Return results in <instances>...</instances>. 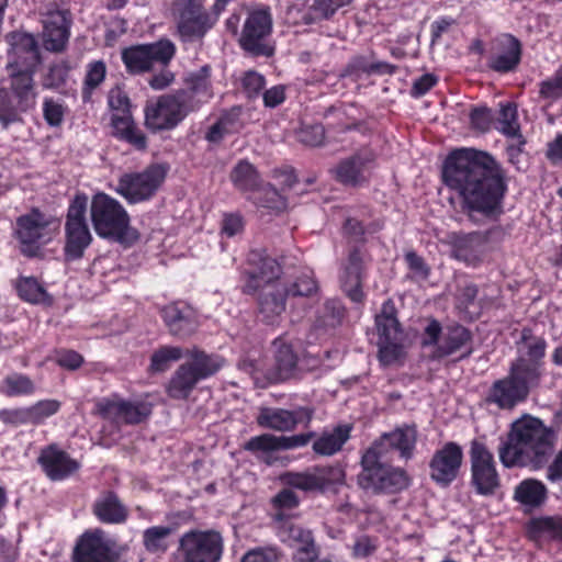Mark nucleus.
I'll use <instances>...</instances> for the list:
<instances>
[{
    "instance_id": "19",
    "label": "nucleus",
    "mask_w": 562,
    "mask_h": 562,
    "mask_svg": "<svg viewBox=\"0 0 562 562\" xmlns=\"http://www.w3.org/2000/svg\"><path fill=\"white\" fill-rule=\"evenodd\" d=\"M284 485L303 492H321L344 480V472L336 467H313L303 472H286L281 475Z\"/></svg>"
},
{
    "instance_id": "4",
    "label": "nucleus",
    "mask_w": 562,
    "mask_h": 562,
    "mask_svg": "<svg viewBox=\"0 0 562 562\" xmlns=\"http://www.w3.org/2000/svg\"><path fill=\"white\" fill-rule=\"evenodd\" d=\"M249 263L255 267L247 271L248 282L245 292L252 293L261 289L259 297V311L262 319L274 325L285 311L286 286L278 279L281 268L278 261L259 252H251Z\"/></svg>"
},
{
    "instance_id": "50",
    "label": "nucleus",
    "mask_w": 562,
    "mask_h": 562,
    "mask_svg": "<svg viewBox=\"0 0 562 562\" xmlns=\"http://www.w3.org/2000/svg\"><path fill=\"white\" fill-rule=\"evenodd\" d=\"M532 528L543 536L562 540V517H541L535 519Z\"/></svg>"
},
{
    "instance_id": "42",
    "label": "nucleus",
    "mask_w": 562,
    "mask_h": 562,
    "mask_svg": "<svg viewBox=\"0 0 562 562\" xmlns=\"http://www.w3.org/2000/svg\"><path fill=\"white\" fill-rule=\"evenodd\" d=\"M276 347V367L279 379L290 378L296 367V356L291 346L282 344L280 340L273 342Z\"/></svg>"
},
{
    "instance_id": "21",
    "label": "nucleus",
    "mask_w": 562,
    "mask_h": 562,
    "mask_svg": "<svg viewBox=\"0 0 562 562\" xmlns=\"http://www.w3.org/2000/svg\"><path fill=\"white\" fill-rule=\"evenodd\" d=\"M463 461V450L453 441L437 449L429 461V476L439 486H449L458 476Z\"/></svg>"
},
{
    "instance_id": "3",
    "label": "nucleus",
    "mask_w": 562,
    "mask_h": 562,
    "mask_svg": "<svg viewBox=\"0 0 562 562\" xmlns=\"http://www.w3.org/2000/svg\"><path fill=\"white\" fill-rule=\"evenodd\" d=\"M555 432L540 419L524 416L513 423L507 440L499 447V460L506 468H543L553 453Z\"/></svg>"
},
{
    "instance_id": "53",
    "label": "nucleus",
    "mask_w": 562,
    "mask_h": 562,
    "mask_svg": "<svg viewBox=\"0 0 562 562\" xmlns=\"http://www.w3.org/2000/svg\"><path fill=\"white\" fill-rule=\"evenodd\" d=\"M317 290L316 282L311 270L304 271L301 277L288 289L286 294L293 296H308Z\"/></svg>"
},
{
    "instance_id": "56",
    "label": "nucleus",
    "mask_w": 562,
    "mask_h": 562,
    "mask_svg": "<svg viewBox=\"0 0 562 562\" xmlns=\"http://www.w3.org/2000/svg\"><path fill=\"white\" fill-rule=\"evenodd\" d=\"M44 119L50 126H59L64 121L65 109L61 103L45 99L43 103Z\"/></svg>"
},
{
    "instance_id": "5",
    "label": "nucleus",
    "mask_w": 562,
    "mask_h": 562,
    "mask_svg": "<svg viewBox=\"0 0 562 562\" xmlns=\"http://www.w3.org/2000/svg\"><path fill=\"white\" fill-rule=\"evenodd\" d=\"M90 214L98 236L121 244L133 243L138 238L130 226V216L124 206L106 193L93 195Z\"/></svg>"
},
{
    "instance_id": "60",
    "label": "nucleus",
    "mask_w": 562,
    "mask_h": 562,
    "mask_svg": "<svg viewBox=\"0 0 562 562\" xmlns=\"http://www.w3.org/2000/svg\"><path fill=\"white\" fill-rule=\"evenodd\" d=\"M244 229V220L236 213L225 214L222 222V233L227 237L240 234Z\"/></svg>"
},
{
    "instance_id": "2",
    "label": "nucleus",
    "mask_w": 562,
    "mask_h": 562,
    "mask_svg": "<svg viewBox=\"0 0 562 562\" xmlns=\"http://www.w3.org/2000/svg\"><path fill=\"white\" fill-rule=\"evenodd\" d=\"M529 330L522 331L517 359L512 362L508 375L492 384L486 403L501 409H512L528 397L531 387L539 384L544 371L547 342L541 337L529 339Z\"/></svg>"
},
{
    "instance_id": "33",
    "label": "nucleus",
    "mask_w": 562,
    "mask_h": 562,
    "mask_svg": "<svg viewBox=\"0 0 562 562\" xmlns=\"http://www.w3.org/2000/svg\"><path fill=\"white\" fill-rule=\"evenodd\" d=\"M35 70L23 68L10 69L12 78L11 87L19 99L18 111H26L35 104L36 93L33 85V74Z\"/></svg>"
},
{
    "instance_id": "10",
    "label": "nucleus",
    "mask_w": 562,
    "mask_h": 562,
    "mask_svg": "<svg viewBox=\"0 0 562 562\" xmlns=\"http://www.w3.org/2000/svg\"><path fill=\"white\" fill-rule=\"evenodd\" d=\"M168 170L165 164H151L142 171L124 173L117 181L115 192L131 204L148 201L164 183Z\"/></svg>"
},
{
    "instance_id": "32",
    "label": "nucleus",
    "mask_w": 562,
    "mask_h": 562,
    "mask_svg": "<svg viewBox=\"0 0 562 562\" xmlns=\"http://www.w3.org/2000/svg\"><path fill=\"white\" fill-rule=\"evenodd\" d=\"M229 179L235 189L249 195H255L263 186L256 167L248 160H239L231 171Z\"/></svg>"
},
{
    "instance_id": "62",
    "label": "nucleus",
    "mask_w": 562,
    "mask_h": 562,
    "mask_svg": "<svg viewBox=\"0 0 562 562\" xmlns=\"http://www.w3.org/2000/svg\"><path fill=\"white\" fill-rule=\"evenodd\" d=\"M69 68L65 64H56L50 67L45 86L48 88H58L66 82Z\"/></svg>"
},
{
    "instance_id": "55",
    "label": "nucleus",
    "mask_w": 562,
    "mask_h": 562,
    "mask_svg": "<svg viewBox=\"0 0 562 562\" xmlns=\"http://www.w3.org/2000/svg\"><path fill=\"white\" fill-rule=\"evenodd\" d=\"M108 103L112 114H121L131 112V101L127 94L119 87L113 88L109 92Z\"/></svg>"
},
{
    "instance_id": "24",
    "label": "nucleus",
    "mask_w": 562,
    "mask_h": 562,
    "mask_svg": "<svg viewBox=\"0 0 562 562\" xmlns=\"http://www.w3.org/2000/svg\"><path fill=\"white\" fill-rule=\"evenodd\" d=\"M9 45L8 68L35 70L41 63L40 49L35 37L23 32H12L5 36Z\"/></svg>"
},
{
    "instance_id": "47",
    "label": "nucleus",
    "mask_w": 562,
    "mask_h": 562,
    "mask_svg": "<svg viewBox=\"0 0 562 562\" xmlns=\"http://www.w3.org/2000/svg\"><path fill=\"white\" fill-rule=\"evenodd\" d=\"M19 295L31 303H41L46 300V292L34 278H22L16 285Z\"/></svg>"
},
{
    "instance_id": "27",
    "label": "nucleus",
    "mask_w": 562,
    "mask_h": 562,
    "mask_svg": "<svg viewBox=\"0 0 562 562\" xmlns=\"http://www.w3.org/2000/svg\"><path fill=\"white\" fill-rule=\"evenodd\" d=\"M43 45L49 52H61L69 38V22L63 11H53L43 21Z\"/></svg>"
},
{
    "instance_id": "51",
    "label": "nucleus",
    "mask_w": 562,
    "mask_h": 562,
    "mask_svg": "<svg viewBox=\"0 0 562 562\" xmlns=\"http://www.w3.org/2000/svg\"><path fill=\"white\" fill-rule=\"evenodd\" d=\"M19 120L18 108L0 80V123L3 127Z\"/></svg>"
},
{
    "instance_id": "57",
    "label": "nucleus",
    "mask_w": 562,
    "mask_h": 562,
    "mask_svg": "<svg viewBox=\"0 0 562 562\" xmlns=\"http://www.w3.org/2000/svg\"><path fill=\"white\" fill-rule=\"evenodd\" d=\"M325 138V128L321 124L307 125L299 132V139L308 146H319Z\"/></svg>"
},
{
    "instance_id": "29",
    "label": "nucleus",
    "mask_w": 562,
    "mask_h": 562,
    "mask_svg": "<svg viewBox=\"0 0 562 562\" xmlns=\"http://www.w3.org/2000/svg\"><path fill=\"white\" fill-rule=\"evenodd\" d=\"M161 316L172 335L191 334L196 325L194 311L186 303H171L161 310Z\"/></svg>"
},
{
    "instance_id": "31",
    "label": "nucleus",
    "mask_w": 562,
    "mask_h": 562,
    "mask_svg": "<svg viewBox=\"0 0 562 562\" xmlns=\"http://www.w3.org/2000/svg\"><path fill=\"white\" fill-rule=\"evenodd\" d=\"M303 411H288L276 407H263L257 416V423L263 428L276 431H291L300 423Z\"/></svg>"
},
{
    "instance_id": "22",
    "label": "nucleus",
    "mask_w": 562,
    "mask_h": 562,
    "mask_svg": "<svg viewBox=\"0 0 562 562\" xmlns=\"http://www.w3.org/2000/svg\"><path fill=\"white\" fill-rule=\"evenodd\" d=\"M98 413L115 423L139 424L151 413L150 404L144 401H125L116 395L97 403Z\"/></svg>"
},
{
    "instance_id": "35",
    "label": "nucleus",
    "mask_w": 562,
    "mask_h": 562,
    "mask_svg": "<svg viewBox=\"0 0 562 562\" xmlns=\"http://www.w3.org/2000/svg\"><path fill=\"white\" fill-rule=\"evenodd\" d=\"M187 81L189 88L178 92H186L190 95L189 104L193 106V110L199 103L206 102L212 98L210 68L207 66L202 67L198 72L190 74Z\"/></svg>"
},
{
    "instance_id": "25",
    "label": "nucleus",
    "mask_w": 562,
    "mask_h": 562,
    "mask_svg": "<svg viewBox=\"0 0 562 562\" xmlns=\"http://www.w3.org/2000/svg\"><path fill=\"white\" fill-rule=\"evenodd\" d=\"M488 233H452L449 235L451 256L468 266H477L486 252Z\"/></svg>"
},
{
    "instance_id": "39",
    "label": "nucleus",
    "mask_w": 562,
    "mask_h": 562,
    "mask_svg": "<svg viewBox=\"0 0 562 562\" xmlns=\"http://www.w3.org/2000/svg\"><path fill=\"white\" fill-rule=\"evenodd\" d=\"M245 450L254 453L258 459L271 464L273 462V453L279 449L278 436L263 434L250 438L244 446Z\"/></svg>"
},
{
    "instance_id": "52",
    "label": "nucleus",
    "mask_w": 562,
    "mask_h": 562,
    "mask_svg": "<svg viewBox=\"0 0 562 562\" xmlns=\"http://www.w3.org/2000/svg\"><path fill=\"white\" fill-rule=\"evenodd\" d=\"M106 75V67L102 60H95L87 65V72L85 78V93H90L93 89L100 86Z\"/></svg>"
},
{
    "instance_id": "44",
    "label": "nucleus",
    "mask_w": 562,
    "mask_h": 562,
    "mask_svg": "<svg viewBox=\"0 0 562 562\" xmlns=\"http://www.w3.org/2000/svg\"><path fill=\"white\" fill-rule=\"evenodd\" d=\"M497 130L507 137L519 136L518 114L515 104L506 103L501 106Z\"/></svg>"
},
{
    "instance_id": "23",
    "label": "nucleus",
    "mask_w": 562,
    "mask_h": 562,
    "mask_svg": "<svg viewBox=\"0 0 562 562\" xmlns=\"http://www.w3.org/2000/svg\"><path fill=\"white\" fill-rule=\"evenodd\" d=\"M374 160L375 155L371 149H361L341 159L331 169V173L344 186L360 187L369 180Z\"/></svg>"
},
{
    "instance_id": "64",
    "label": "nucleus",
    "mask_w": 562,
    "mask_h": 562,
    "mask_svg": "<svg viewBox=\"0 0 562 562\" xmlns=\"http://www.w3.org/2000/svg\"><path fill=\"white\" fill-rule=\"evenodd\" d=\"M243 88L249 97L256 95L265 86V78L256 71H248L243 77Z\"/></svg>"
},
{
    "instance_id": "58",
    "label": "nucleus",
    "mask_w": 562,
    "mask_h": 562,
    "mask_svg": "<svg viewBox=\"0 0 562 562\" xmlns=\"http://www.w3.org/2000/svg\"><path fill=\"white\" fill-rule=\"evenodd\" d=\"M55 361L61 368L76 370L82 364L83 358L81 355L74 350L61 349L55 352Z\"/></svg>"
},
{
    "instance_id": "40",
    "label": "nucleus",
    "mask_w": 562,
    "mask_h": 562,
    "mask_svg": "<svg viewBox=\"0 0 562 562\" xmlns=\"http://www.w3.org/2000/svg\"><path fill=\"white\" fill-rule=\"evenodd\" d=\"M248 200L268 212L279 213L286 209V199L270 184H263L259 192L249 195Z\"/></svg>"
},
{
    "instance_id": "11",
    "label": "nucleus",
    "mask_w": 562,
    "mask_h": 562,
    "mask_svg": "<svg viewBox=\"0 0 562 562\" xmlns=\"http://www.w3.org/2000/svg\"><path fill=\"white\" fill-rule=\"evenodd\" d=\"M383 456L368 449L362 456V472L359 480L364 488L378 492L394 493L406 488L409 484L407 473L400 468L382 464L379 460Z\"/></svg>"
},
{
    "instance_id": "48",
    "label": "nucleus",
    "mask_w": 562,
    "mask_h": 562,
    "mask_svg": "<svg viewBox=\"0 0 562 562\" xmlns=\"http://www.w3.org/2000/svg\"><path fill=\"white\" fill-rule=\"evenodd\" d=\"M539 94L551 102L562 98V67L540 82Z\"/></svg>"
},
{
    "instance_id": "30",
    "label": "nucleus",
    "mask_w": 562,
    "mask_h": 562,
    "mask_svg": "<svg viewBox=\"0 0 562 562\" xmlns=\"http://www.w3.org/2000/svg\"><path fill=\"white\" fill-rule=\"evenodd\" d=\"M40 463L47 476L54 481L63 480L78 469V463L55 446L42 451Z\"/></svg>"
},
{
    "instance_id": "46",
    "label": "nucleus",
    "mask_w": 562,
    "mask_h": 562,
    "mask_svg": "<svg viewBox=\"0 0 562 562\" xmlns=\"http://www.w3.org/2000/svg\"><path fill=\"white\" fill-rule=\"evenodd\" d=\"M183 356L182 349L176 346H165L155 351L150 360V369L155 372L166 371L170 364Z\"/></svg>"
},
{
    "instance_id": "16",
    "label": "nucleus",
    "mask_w": 562,
    "mask_h": 562,
    "mask_svg": "<svg viewBox=\"0 0 562 562\" xmlns=\"http://www.w3.org/2000/svg\"><path fill=\"white\" fill-rule=\"evenodd\" d=\"M178 32L182 41L202 38L212 29L220 13L213 8V15L204 11L200 0H177Z\"/></svg>"
},
{
    "instance_id": "8",
    "label": "nucleus",
    "mask_w": 562,
    "mask_h": 562,
    "mask_svg": "<svg viewBox=\"0 0 562 562\" xmlns=\"http://www.w3.org/2000/svg\"><path fill=\"white\" fill-rule=\"evenodd\" d=\"M127 544L117 543L102 529L87 530L77 540L74 562H128Z\"/></svg>"
},
{
    "instance_id": "12",
    "label": "nucleus",
    "mask_w": 562,
    "mask_h": 562,
    "mask_svg": "<svg viewBox=\"0 0 562 562\" xmlns=\"http://www.w3.org/2000/svg\"><path fill=\"white\" fill-rule=\"evenodd\" d=\"M189 94L175 92L160 95L155 101H149L145 106V124L154 131H168L175 128L193 106L189 104Z\"/></svg>"
},
{
    "instance_id": "43",
    "label": "nucleus",
    "mask_w": 562,
    "mask_h": 562,
    "mask_svg": "<svg viewBox=\"0 0 562 562\" xmlns=\"http://www.w3.org/2000/svg\"><path fill=\"white\" fill-rule=\"evenodd\" d=\"M171 528L167 526H155L146 529L143 533V542L147 551L151 553L165 552L168 548V537Z\"/></svg>"
},
{
    "instance_id": "37",
    "label": "nucleus",
    "mask_w": 562,
    "mask_h": 562,
    "mask_svg": "<svg viewBox=\"0 0 562 562\" xmlns=\"http://www.w3.org/2000/svg\"><path fill=\"white\" fill-rule=\"evenodd\" d=\"M351 428L348 425H341L330 431L323 432L313 443V449L317 454L333 456L338 452L350 437Z\"/></svg>"
},
{
    "instance_id": "49",
    "label": "nucleus",
    "mask_w": 562,
    "mask_h": 562,
    "mask_svg": "<svg viewBox=\"0 0 562 562\" xmlns=\"http://www.w3.org/2000/svg\"><path fill=\"white\" fill-rule=\"evenodd\" d=\"M238 123L232 115L222 116L215 124H213L206 133V139L212 143H217L227 134L238 131Z\"/></svg>"
},
{
    "instance_id": "6",
    "label": "nucleus",
    "mask_w": 562,
    "mask_h": 562,
    "mask_svg": "<svg viewBox=\"0 0 562 562\" xmlns=\"http://www.w3.org/2000/svg\"><path fill=\"white\" fill-rule=\"evenodd\" d=\"M223 364L221 357L194 350L191 360L181 364L171 376L167 386L169 396L176 400L187 398L201 380L216 373Z\"/></svg>"
},
{
    "instance_id": "18",
    "label": "nucleus",
    "mask_w": 562,
    "mask_h": 562,
    "mask_svg": "<svg viewBox=\"0 0 562 562\" xmlns=\"http://www.w3.org/2000/svg\"><path fill=\"white\" fill-rule=\"evenodd\" d=\"M471 483L480 495H493L499 486L493 453L479 440L471 442Z\"/></svg>"
},
{
    "instance_id": "54",
    "label": "nucleus",
    "mask_w": 562,
    "mask_h": 562,
    "mask_svg": "<svg viewBox=\"0 0 562 562\" xmlns=\"http://www.w3.org/2000/svg\"><path fill=\"white\" fill-rule=\"evenodd\" d=\"M0 420L14 427L31 425L30 407L3 408L0 411Z\"/></svg>"
},
{
    "instance_id": "59",
    "label": "nucleus",
    "mask_w": 562,
    "mask_h": 562,
    "mask_svg": "<svg viewBox=\"0 0 562 562\" xmlns=\"http://www.w3.org/2000/svg\"><path fill=\"white\" fill-rule=\"evenodd\" d=\"M278 553L274 548H256L249 550L243 558L241 562H277Z\"/></svg>"
},
{
    "instance_id": "17",
    "label": "nucleus",
    "mask_w": 562,
    "mask_h": 562,
    "mask_svg": "<svg viewBox=\"0 0 562 562\" xmlns=\"http://www.w3.org/2000/svg\"><path fill=\"white\" fill-rule=\"evenodd\" d=\"M175 52V45L168 40H162L125 48L122 52V59L130 72L140 74L150 70L155 65H167Z\"/></svg>"
},
{
    "instance_id": "15",
    "label": "nucleus",
    "mask_w": 562,
    "mask_h": 562,
    "mask_svg": "<svg viewBox=\"0 0 562 562\" xmlns=\"http://www.w3.org/2000/svg\"><path fill=\"white\" fill-rule=\"evenodd\" d=\"M223 539L216 531H189L179 541L181 562H218Z\"/></svg>"
},
{
    "instance_id": "26",
    "label": "nucleus",
    "mask_w": 562,
    "mask_h": 562,
    "mask_svg": "<svg viewBox=\"0 0 562 562\" xmlns=\"http://www.w3.org/2000/svg\"><path fill=\"white\" fill-rule=\"evenodd\" d=\"M416 442V427L406 425L382 435L369 449H374L375 453L381 456H385L389 451H396L402 459L408 460L414 456Z\"/></svg>"
},
{
    "instance_id": "34",
    "label": "nucleus",
    "mask_w": 562,
    "mask_h": 562,
    "mask_svg": "<svg viewBox=\"0 0 562 562\" xmlns=\"http://www.w3.org/2000/svg\"><path fill=\"white\" fill-rule=\"evenodd\" d=\"M362 259L358 250L350 252L348 262L341 274V283L344 291L353 302L362 300L361 283Z\"/></svg>"
},
{
    "instance_id": "36",
    "label": "nucleus",
    "mask_w": 562,
    "mask_h": 562,
    "mask_svg": "<svg viewBox=\"0 0 562 562\" xmlns=\"http://www.w3.org/2000/svg\"><path fill=\"white\" fill-rule=\"evenodd\" d=\"M93 512L98 519L104 524H121L127 517L126 508L112 493L100 497L94 503Z\"/></svg>"
},
{
    "instance_id": "20",
    "label": "nucleus",
    "mask_w": 562,
    "mask_h": 562,
    "mask_svg": "<svg viewBox=\"0 0 562 562\" xmlns=\"http://www.w3.org/2000/svg\"><path fill=\"white\" fill-rule=\"evenodd\" d=\"M272 29V20L268 10L252 11L244 25L240 44L243 48L255 55L270 56L272 47L267 43V37Z\"/></svg>"
},
{
    "instance_id": "1",
    "label": "nucleus",
    "mask_w": 562,
    "mask_h": 562,
    "mask_svg": "<svg viewBox=\"0 0 562 562\" xmlns=\"http://www.w3.org/2000/svg\"><path fill=\"white\" fill-rule=\"evenodd\" d=\"M442 178L472 221L477 215L496 220L503 213L506 183L502 168L490 154L473 148L454 150L445 162Z\"/></svg>"
},
{
    "instance_id": "9",
    "label": "nucleus",
    "mask_w": 562,
    "mask_h": 562,
    "mask_svg": "<svg viewBox=\"0 0 562 562\" xmlns=\"http://www.w3.org/2000/svg\"><path fill=\"white\" fill-rule=\"evenodd\" d=\"M378 357L383 366H390L404 357L405 334L397 321L394 303L387 300L375 316Z\"/></svg>"
},
{
    "instance_id": "45",
    "label": "nucleus",
    "mask_w": 562,
    "mask_h": 562,
    "mask_svg": "<svg viewBox=\"0 0 562 562\" xmlns=\"http://www.w3.org/2000/svg\"><path fill=\"white\" fill-rule=\"evenodd\" d=\"M30 407L31 425H43L49 417L56 415L61 407V403L54 398L41 400Z\"/></svg>"
},
{
    "instance_id": "61",
    "label": "nucleus",
    "mask_w": 562,
    "mask_h": 562,
    "mask_svg": "<svg viewBox=\"0 0 562 562\" xmlns=\"http://www.w3.org/2000/svg\"><path fill=\"white\" fill-rule=\"evenodd\" d=\"M112 127L114 130V134L122 138L127 132H130L135 125L132 112L121 113V114H112L111 116Z\"/></svg>"
},
{
    "instance_id": "63",
    "label": "nucleus",
    "mask_w": 562,
    "mask_h": 562,
    "mask_svg": "<svg viewBox=\"0 0 562 562\" xmlns=\"http://www.w3.org/2000/svg\"><path fill=\"white\" fill-rule=\"evenodd\" d=\"M375 550L376 543L372 538L360 536L352 547V555L357 559H363L371 555Z\"/></svg>"
},
{
    "instance_id": "41",
    "label": "nucleus",
    "mask_w": 562,
    "mask_h": 562,
    "mask_svg": "<svg viewBox=\"0 0 562 562\" xmlns=\"http://www.w3.org/2000/svg\"><path fill=\"white\" fill-rule=\"evenodd\" d=\"M0 392L10 397L27 396L35 392V384L29 376L13 373L2 381Z\"/></svg>"
},
{
    "instance_id": "38",
    "label": "nucleus",
    "mask_w": 562,
    "mask_h": 562,
    "mask_svg": "<svg viewBox=\"0 0 562 562\" xmlns=\"http://www.w3.org/2000/svg\"><path fill=\"white\" fill-rule=\"evenodd\" d=\"M546 496L547 487L544 484L533 479L524 480L515 488V499L530 508L542 504Z\"/></svg>"
},
{
    "instance_id": "7",
    "label": "nucleus",
    "mask_w": 562,
    "mask_h": 562,
    "mask_svg": "<svg viewBox=\"0 0 562 562\" xmlns=\"http://www.w3.org/2000/svg\"><path fill=\"white\" fill-rule=\"evenodd\" d=\"M58 228L59 222L53 215L32 209L16 218L14 234L21 251L32 257L56 236Z\"/></svg>"
},
{
    "instance_id": "14",
    "label": "nucleus",
    "mask_w": 562,
    "mask_h": 562,
    "mask_svg": "<svg viewBox=\"0 0 562 562\" xmlns=\"http://www.w3.org/2000/svg\"><path fill=\"white\" fill-rule=\"evenodd\" d=\"M471 333L461 325H449L445 328L436 319H431L424 330L423 345L435 346L434 358H443L457 352L462 356L471 353Z\"/></svg>"
},
{
    "instance_id": "13",
    "label": "nucleus",
    "mask_w": 562,
    "mask_h": 562,
    "mask_svg": "<svg viewBox=\"0 0 562 562\" xmlns=\"http://www.w3.org/2000/svg\"><path fill=\"white\" fill-rule=\"evenodd\" d=\"M88 196L83 193L76 194L68 207L64 252L69 261L80 259L92 241L86 218Z\"/></svg>"
},
{
    "instance_id": "28",
    "label": "nucleus",
    "mask_w": 562,
    "mask_h": 562,
    "mask_svg": "<svg viewBox=\"0 0 562 562\" xmlns=\"http://www.w3.org/2000/svg\"><path fill=\"white\" fill-rule=\"evenodd\" d=\"M520 57L519 41L512 35H503L497 41L496 50L490 59V67L497 72H508L517 67Z\"/></svg>"
}]
</instances>
